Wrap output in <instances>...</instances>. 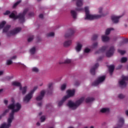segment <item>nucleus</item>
<instances>
[{"label": "nucleus", "instance_id": "f257e3e1", "mask_svg": "<svg viewBox=\"0 0 128 128\" xmlns=\"http://www.w3.org/2000/svg\"><path fill=\"white\" fill-rule=\"evenodd\" d=\"M8 108V110H12V112L10 114L9 118L12 116V118H14V113L18 112L22 108V104L19 102L16 103V104H14V103H12L10 104Z\"/></svg>", "mask_w": 128, "mask_h": 128}, {"label": "nucleus", "instance_id": "f03ea898", "mask_svg": "<svg viewBox=\"0 0 128 128\" xmlns=\"http://www.w3.org/2000/svg\"><path fill=\"white\" fill-rule=\"evenodd\" d=\"M10 28V25H6L3 29L2 32H6V35L8 36H14V34H18L20 30H22L21 28H16L14 30L8 32V30Z\"/></svg>", "mask_w": 128, "mask_h": 128}, {"label": "nucleus", "instance_id": "7ed1b4c3", "mask_svg": "<svg viewBox=\"0 0 128 128\" xmlns=\"http://www.w3.org/2000/svg\"><path fill=\"white\" fill-rule=\"evenodd\" d=\"M84 100V97H82L78 100H76L75 103L72 100H69L67 104V106H68L69 108L76 110L78 107L82 104Z\"/></svg>", "mask_w": 128, "mask_h": 128}, {"label": "nucleus", "instance_id": "20e7f679", "mask_svg": "<svg viewBox=\"0 0 128 128\" xmlns=\"http://www.w3.org/2000/svg\"><path fill=\"white\" fill-rule=\"evenodd\" d=\"M85 12L86 18H84V20H98V18H100L102 16H104V15H92L90 14V10H88V7L86 6L84 8Z\"/></svg>", "mask_w": 128, "mask_h": 128}, {"label": "nucleus", "instance_id": "39448f33", "mask_svg": "<svg viewBox=\"0 0 128 128\" xmlns=\"http://www.w3.org/2000/svg\"><path fill=\"white\" fill-rule=\"evenodd\" d=\"M12 120H14L12 116L9 117L8 119V124H6V122L3 123L2 124L0 128H10V126H12Z\"/></svg>", "mask_w": 128, "mask_h": 128}, {"label": "nucleus", "instance_id": "423d86ee", "mask_svg": "<svg viewBox=\"0 0 128 128\" xmlns=\"http://www.w3.org/2000/svg\"><path fill=\"white\" fill-rule=\"evenodd\" d=\"M125 80H128V76H122V80L119 82V84L122 88L126 86V83Z\"/></svg>", "mask_w": 128, "mask_h": 128}, {"label": "nucleus", "instance_id": "0eeeda50", "mask_svg": "<svg viewBox=\"0 0 128 128\" xmlns=\"http://www.w3.org/2000/svg\"><path fill=\"white\" fill-rule=\"evenodd\" d=\"M106 80V76H104L101 77H100L98 78V80L95 82H94L92 84V86H98L100 82H102L104 80Z\"/></svg>", "mask_w": 128, "mask_h": 128}, {"label": "nucleus", "instance_id": "6e6552de", "mask_svg": "<svg viewBox=\"0 0 128 128\" xmlns=\"http://www.w3.org/2000/svg\"><path fill=\"white\" fill-rule=\"evenodd\" d=\"M114 50H116V49H114V46L110 47L109 50L106 52V56H107V58H110V56H114Z\"/></svg>", "mask_w": 128, "mask_h": 128}, {"label": "nucleus", "instance_id": "1a4fd4ad", "mask_svg": "<svg viewBox=\"0 0 128 128\" xmlns=\"http://www.w3.org/2000/svg\"><path fill=\"white\" fill-rule=\"evenodd\" d=\"M76 92V90H67V95L64 96V98L68 100L70 98H72L74 96V94Z\"/></svg>", "mask_w": 128, "mask_h": 128}, {"label": "nucleus", "instance_id": "9d476101", "mask_svg": "<svg viewBox=\"0 0 128 128\" xmlns=\"http://www.w3.org/2000/svg\"><path fill=\"white\" fill-rule=\"evenodd\" d=\"M74 30L72 29H70L68 30V32L65 34L66 38H70L74 36Z\"/></svg>", "mask_w": 128, "mask_h": 128}, {"label": "nucleus", "instance_id": "9b49d317", "mask_svg": "<svg viewBox=\"0 0 128 128\" xmlns=\"http://www.w3.org/2000/svg\"><path fill=\"white\" fill-rule=\"evenodd\" d=\"M32 93L29 92L28 94H27L23 98V100L24 102H28L30 100H32Z\"/></svg>", "mask_w": 128, "mask_h": 128}, {"label": "nucleus", "instance_id": "f8f14e48", "mask_svg": "<svg viewBox=\"0 0 128 128\" xmlns=\"http://www.w3.org/2000/svg\"><path fill=\"white\" fill-rule=\"evenodd\" d=\"M18 18L19 20L20 24H24L26 22L24 16L20 13L17 16V20Z\"/></svg>", "mask_w": 128, "mask_h": 128}, {"label": "nucleus", "instance_id": "ddd939ff", "mask_svg": "<svg viewBox=\"0 0 128 128\" xmlns=\"http://www.w3.org/2000/svg\"><path fill=\"white\" fill-rule=\"evenodd\" d=\"M98 63H96L94 66L90 70V72L92 76L96 74V70L98 68Z\"/></svg>", "mask_w": 128, "mask_h": 128}, {"label": "nucleus", "instance_id": "4468645a", "mask_svg": "<svg viewBox=\"0 0 128 128\" xmlns=\"http://www.w3.org/2000/svg\"><path fill=\"white\" fill-rule=\"evenodd\" d=\"M108 48V46H102V48H100L98 50L96 51L95 54H100V52H104Z\"/></svg>", "mask_w": 128, "mask_h": 128}, {"label": "nucleus", "instance_id": "2eb2a0df", "mask_svg": "<svg viewBox=\"0 0 128 128\" xmlns=\"http://www.w3.org/2000/svg\"><path fill=\"white\" fill-rule=\"evenodd\" d=\"M120 18H122V16H112L111 18H112V22L114 24H118V20H120Z\"/></svg>", "mask_w": 128, "mask_h": 128}, {"label": "nucleus", "instance_id": "dca6fc26", "mask_svg": "<svg viewBox=\"0 0 128 128\" xmlns=\"http://www.w3.org/2000/svg\"><path fill=\"white\" fill-rule=\"evenodd\" d=\"M20 90H21L22 94L24 96V94H26V91L28 90V86H25L24 87L21 86L20 88Z\"/></svg>", "mask_w": 128, "mask_h": 128}, {"label": "nucleus", "instance_id": "f3484780", "mask_svg": "<svg viewBox=\"0 0 128 128\" xmlns=\"http://www.w3.org/2000/svg\"><path fill=\"white\" fill-rule=\"evenodd\" d=\"M72 40H66L64 42V48H68L70 46H72Z\"/></svg>", "mask_w": 128, "mask_h": 128}, {"label": "nucleus", "instance_id": "a211bd4d", "mask_svg": "<svg viewBox=\"0 0 128 128\" xmlns=\"http://www.w3.org/2000/svg\"><path fill=\"white\" fill-rule=\"evenodd\" d=\"M124 124V120L122 118H120L119 119L118 128H122V126Z\"/></svg>", "mask_w": 128, "mask_h": 128}, {"label": "nucleus", "instance_id": "6ab92c4d", "mask_svg": "<svg viewBox=\"0 0 128 128\" xmlns=\"http://www.w3.org/2000/svg\"><path fill=\"white\" fill-rule=\"evenodd\" d=\"M12 84L14 86H18L19 88H20V86H22V84H20V82H18L16 81L12 82Z\"/></svg>", "mask_w": 128, "mask_h": 128}, {"label": "nucleus", "instance_id": "aec40b11", "mask_svg": "<svg viewBox=\"0 0 128 128\" xmlns=\"http://www.w3.org/2000/svg\"><path fill=\"white\" fill-rule=\"evenodd\" d=\"M82 44H80V42L77 44V46L76 47V52H80L82 50Z\"/></svg>", "mask_w": 128, "mask_h": 128}, {"label": "nucleus", "instance_id": "412c9836", "mask_svg": "<svg viewBox=\"0 0 128 128\" xmlns=\"http://www.w3.org/2000/svg\"><path fill=\"white\" fill-rule=\"evenodd\" d=\"M108 70L109 72H110V74H112V72H114V66L111 65L108 66Z\"/></svg>", "mask_w": 128, "mask_h": 128}, {"label": "nucleus", "instance_id": "4be33fe9", "mask_svg": "<svg viewBox=\"0 0 128 128\" xmlns=\"http://www.w3.org/2000/svg\"><path fill=\"white\" fill-rule=\"evenodd\" d=\"M17 17L18 16H16V14L14 13V12H12L11 14L9 16V18H13V20H18Z\"/></svg>", "mask_w": 128, "mask_h": 128}, {"label": "nucleus", "instance_id": "5701e85b", "mask_svg": "<svg viewBox=\"0 0 128 128\" xmlns=\"http://www.w3.org/2000/svg\"><path fill=\"white\" fill-rule=\"evenodd\" d=\"M52 83H50L48 86V88L50 90V91H48V94H52Z\"/></svg>", "mask_w": 128, "mask_h": 128}, {"label": "nucleus", "instance_id": "b1692460", "mask_svg": "<svg viewBox=\"0 0 128 128\" xmlns=\"http://www.w3.org/2000/svg\"><path fill=\"white\" fill-rule=\"evenodd\" d=\"M102 41H103L104 42H108V40H110V37L106 36H102Z\"/></svg>", "mask_w": 128, "mask_h": 128}, {"label": "nucleus", "instance_id": "393cba45", "mask_svg": "<svg viewBox=\"0 0 128 128\" xmlns=\"http://www.w3.org/2000/svg\"><path fill=\"white\" fill-rule=\"evenodd\" d=\"M100 112H102V114H104L106 112H110V108H102L100 110Z\"/></svg>", "mask_w": 128, "mask_h": 128}, {"label": "nucleus", "instance_id": "a878e982", "mask_svg": "<svg viewBox=\"0 0 128 128\" xmlns=\"http://www.w3.org/2000/svg\"><path fill=\"white\" fill-rule=\"evenodd\" d=\"M94 98L88 97L86 99V102L87 104L88 102H94Z\"/></svg>", "mask_w": 128, "mask_h": 128}, {"label": "nucleus", "instance_id": "bb28decb", "mask_svg": "<svg viewBox=\"0 0 128 128\" xmlns=\"http://www.w3.org/2000/svg\"><path fill=\"white\" fill-rule=\"evenodd\" d=\"M66 98H64V96L62 98V100L58 102V106H62V104H64V102H66Z\"/></svg>", "mask_w": 128, "mask_h": 128}, {"label": "nucleus", "instance_id": "cd10ccee", "mask_svg": "<svg viewBox=\"0 0 128 128\" xmlns=\"http://www.w3.org/2000/svg\"><path fill=\"white\" fill-rule=\"evenodd\" d=\"M70 14L73 18H76V11L72 10L70 11Z\"/></svg>", "mask_w": 128, "mask_h": 128}, {"label": "nucleus", "instance_id": "c85d7f7f", "mask_svg": "<svg viewBox=\"0 0 128 128\" xmlns=\"http://www.w3.org/2000/svg\"><path fill=\"white\" fill-rule=\"evenodd\" d=\"M77 6L80 7L82 6V0H78L76 2Z\"/></svg>", "mask_w": 128, "mask_h": 128}, {"label": "nucleus", "instance_id": "c756f323", "mask_svg": "<svg viewBox=\"0 0 128 128\" xmlns=\"http://www.w3.org/2000/svg\"><path fill=\"white\" fill-rule=\"evenodd\" d=\"M72 62V60L70 59H66L64 62H60V64H70Z\"/></svg>", "mask_w": 128, "mask_h": 128}, {"label": "nucleus", "instance_id": "7c9ffc66", "mask_svg": "<svg viewBox=\"0 0 128 128\" xmlns=\"http://www.w3.org/2000/svg\"><path fill=\"white\" fill-rule=\"evenodd\" d=\"M111 30H114V28H108L106 30V36H108V34H110V32Z\"/></svg>", "mask_w": 128, "mask_h": 128}, {"label": "nucleus", "instance_id": "2f4dec72", "mask_svg": "<svg viewBox=\"0 0 128 128\" xmlns=\"http://www.w3.org/2000/svg\"><path fill=\"white\" fill-rule=\"evenodd\" d=\"M20 2H22V0H19L15 2L12 6L13 8H16V6H18L20 4Z\"/></svg>", "mask_w": 128, "mask_h": 128}, {"label": "nucleus", "instance_id": "473e14b6", "mask_svg": "<svg viewBox=\"0 0 128 128\" xmlns=\"http://www.w3.org/2000/svg\"><path fill=\"white\" fill-rule=\"evenodd\" d=\"M98 34H94L92 36V40H98Z\"/></svg>", "mask_w": 128, "mask_h": 128}, {"label": "nucleus", "instance_id": "72a5a7b5", "mask_svg": "<svg viewBox=\"0 0 128 128\" xmlns=\"http://www.w3.org/2000/svg\"><path fill=\"white\" fill-rule=\"evenodd\" d=\"M31 54H36V48L33 47L30 50Z\"/></svg>", "mask_w": 128, "mask_h": 128}, {"label": "nucleus", "instance_id": "f704fd0d", "mask_svg": "<svg viewBox=\"0 0 128 128\" xmlns=\"http://www.w3.org/2000/svg\"><path fill=\"white\" fill-rule=\"evenodd\" d=\"M6 24V21H2L0 24V29L3 28L4 26V25Z\"/></svg>", "mask_w": 128, "mask_h": 128}, {"label": "nucleus", "instance_id": "c9c22d12", "mask_svg": "<svg viewBox=\"0 0 128 128\" xmlns=\"http://www.w3.org/2000/svg\"><path fill=\"white\" fill-rule=\"evenodd\" d=\"M128 61V58H126V57H122L121 58V60L120 62L122 64H124V62H126Z\"/></svg>", "mask_w": 128, "mask_h": 128}, {"label": "nucleus", "instance_id": "e433bc0d", "mask_svg": "<svg viewBox=\"0 0 128 128\" xmlns=\"http://www.w3.org/2000/svg\"><path fill=\"white\" fill-rule=\"evenodd\" d=\"M28 12V8H26L24 10L22 13L21 14H22L23 16H26V13Z\"/></svg>", "mask_w": 128, "mask_h": 128}, {"label": "nucleus", "instance_id": "4c0bfd02", "mask_svg": "<svg viewBox=\"0 0 128 128\" xmlns=\"http://www.w3.org/2000/svg\"><path fill=\"white\" fill-rule=\"evenodd\" d=\"M42 98H44V97L40 95L36 98V100L40 102V100H42Z\"/></svg>", "mask_w": 128, "mask_h": 128}, {"label": "nucleus", "instance_id": "58836bf2", "mask_svg": "<svg viewBox=\"0 0 128 128\" xmlns=\"http://www.w3.org/2000/svg\"><path fill=\"white\" fill-rule=\"evenodd\" d=\"M118 52L120 54H122V56H124V54H126V51L125 50H120V49H118Z\"/></svg>", "mask_w": 128, "mask_h": 128}, {"label": "nucleus", "instance_id": "ea45409f", "mask_svg": "<svg viewBox=\"0 0 128 128\" xmlns=\"http://www.w3.org/2000/svg\"><path fill=\"white\" fill-rule=\"evenodd\" d=\"M38 86H34L33 90H31L30 92L34 94V91L38 90Z\"/></svg>", "mask_w": 128, "mask_h": 128}, {"label": "nucleus", "instance_id": "a19ab883", "mask_svg": "<svg viewBox=\"0 0 128 128\" xmlns=\"http://www.w3.org/2000/svg\"><path fill=\"white\" fill-rule=\"evenodd\" d=\"M32 71L34 72H38V68L36 67H34L32 68Z\"/></svg>", "mask_w": 128, "mask_h": 128}, {"label": "nucleus", "instance_id": "79ce46f5", "mask_svg": "<svg viewBox=\"0 0 128 128\" xmlns=\"http://www.w3.org/2000/svg\"><path fill=\"white\" fill-rule=\"evenodd\" d=\"M12 61L10 60H7L6 61V64L7 66H10V64H12Z\"/></svg>", "mask_w": 128, "mask_h": 128}, {"label": "nucleus", "instance_id": "37998d69", "mask_svg": "<svg viewBox=\"0 0 128 128\" xmlns=\"http://www.w3.org/2000/svg\"><path fill=\"white\" fill-rule=\"evenodd\" d=\"M10 112V109H6L5 110V111L3 112L2 114V116H4L7 114V112Z\"/></svg>", "mask_w": 128, "mask_h": 128}, {"label": "nucleus", "instance_id": "c03bdc74", "mask_svg": "<svg viewBox=\"0 0 128 128\" xmlns=\"http://www.w3.org/2000/svg\"><path fill=\"white\" fill-rule=\"evenodd\" d=\"M98 42H96L94 43L92 45V48H96L98 46Z\"/></svg>", "mask_w": 128, "mask_h": 128}, {"label": "nucleus", "instance_id": "a18cd8bd", "mask_svg": "<svg viewBox=\"0 0 128 128\" xmlns=\"http://www.w3.org/2000/svg\"><path fill=\"white\" fill-rule=\"evenodd\" d=\"M47 36H54V32H50V33L47 34Z\"/></svg>", "mask_w": 128, "mask_h": 128}, {"label": "nucleus", "instance_id": "49530a36", "mask_svg": "<svg viewBox=\"0 0 128 128\" xmlns=\"http://www.w3.org/2000/svg\"><path fill=\"white\" fill-rule=\"evenodd\" d=\"M125 97H126V96H124V95L122 94H119L118 96V98L120 99L124 98Z\"/></svg>", "mask_w": 128, "mask_h": 128}, {"label": "nucleus", "instance_id": "de8ad7c7", "mask_svg": "<svg viewBox=\"0 0 128 128\" xmlns=\"http://www.w3.org/2000/svg\"><path fill=\"white\" fill-rule=\"evenodd\" d=\"M66 84H63L62 86H61V90H66Z\"/></svg>", "mask_w": 128, "mask_h": 128}, {"label": "nucleus", "instance_id": "09e8293b", "mask_svg": "<svg viewBox=\"0 0 128 128\" xmlns=\"http://www.w3.org/2000/svg\"><path fill=\"white\" fill-rule=\"evenodd\" d=\"M40 120H41V122H44L46 120V117L44 116H42L40 118Z\"/></svg>", "mask_w": 128, "mask_h": 128}, {"label": "nucleus", "instance_id": "8fccbe9b", "mask_svg": "<svg viewBox=\"0 0 128 128\" xmlns=\"http://www.w3.org/2000/svg\"><path fill=\"white\" fill-rule=\"evenodd\" d=\"M40 95L41 96H42L44 98V94H46V92L44 91V90H42L40 92Z\"/></svg>", "mask_w": 128, "mask_h": 128}, {"label": "nucleus", "instance_id": "3c124183", "mask_svg": "<svg viewBox=\"0 0 128 128\" xmlns=\"http://www.w3.org/2000/svg\"><path fill=\"white\" fill-rule=\"evenodd\" d=\"M34 40V36H32L28 38V42H32V40Z\"/></svg>", "mask_w": 128, "mask_h": 128}, {"label": "nucleus", "instance_id": "603ef678", "mask_svg": "<svg viewBox=\"0 0 128 128\" xmlns=\"http://www.w3.org/2000/svg\"><path fill=\"white\" fill-rule=\"evenodd\" d=\"M90 52V49L88 48H86L84 50V52H86V54H88V52Z\"/></svg>", "mask_w": 128, "mask_h": 128}, {"label": "nucleus", "instance_id": "864d4df0", "mask_svg": "<svg viewBox=\"0 0 128 128\" xmlns=\"http://www.w3.org/2000/svg\"><path fill=\"white\" fill-rule=\"evenodd\" d=\"M10 14V10H6V12L4 13V16H8V14Z\"/></svg>", "mask_w": 128, "mask_h": 128}, {"label": "nucleus", "instance_id": "5fc2aeb1", "mask_svg": "<svg viewBox=\"0 0 128 128\" xmlns=\"http://www.w3.org/2000/svg\"><path fill=\"white\" fill-rule=\"evenodd\" d=\"M75 10L76 12H82V8H76Z\"/></svg>", "mask_w": 128, "mask_h": 128}, {"label": "nucleus", "instance_id": "6e6d98bb", "mask_svg": "<svg viewBox=\"0 0 128 128\" xmlns=\"http://www.w3.org/2000/svg\"><path fill=\"white\" fill-rule=\"evenodd\" d=\"M102 12V8L100 7L99 8V14Z\"/></svg>", "mask_w": 128, "mask_h": 128}, {"label": "nucleus", "instance_id": "4d7b16f0", "mask_svg": "<svg viewBox=\"0 0 128 128\" xmlns=\"http://www.w3.org/2000/svg\"><path fill=\"white\" fill-rule=\"evenodd\" d=\"M123 42H124V44H126L128 42V38H125L124 41Z\"/></svg>", "mask_w": 128, "mask_h": 128}, {"label": "nucleus", "instance_id": "13d9d810", "mask_svg": "<svg viewBox=\"0 0 128 128\" xmlns=\"http://www.w3.org/2000/svg\"><path fill=\"white\" fill-rule=\"evenodd\" d=\"M34 14L33 12H30L28 14L29 16H34Z\"/></svg>", "mask_w": 128, "mask_h": 128}, {"label": "nucleus", "instance_id": "bf43d9fd", "mask_svg": "<svg viewBox=\"0 0 128 128\" xmlns=\"http://www.w3.org/2000/svg\"><path fill=\"white\" fill-rule=\"evenodd\" d=\"M102 60V57L100 56L99 57V58L97 60L98 62H100V60Z\"/></svg>", "mask_w": 128, "mask_h": 128}, {"label": "nucleus", "instance_id": "052dcab7", "mask_svg": "<svg viewBox=\"0 0 128 128\" xmlns=\"http://www.w3.org/2000/svg\"><path fill=\"white\" fill-rule=\"evenodd\" d=\"M39 18H44V14H40L39 15Z\"/></svg>", "mask_w": 128, "mask_h": 128}, {"label": "nucleus", "instance_id": "680f3d73", "mask_svg": "<svg viewBox=\"0 0 128 128\" xmlns=\"http://www.w3.org/2000/svg\"><path fill=\"white\" fill-rule=\"evenodd\" d=\"M8 100H4V104H6V106L8 104Z\"/></svg>", "mask_w": 128, "mask_h": 128}, {"label": "nucleus", "instance_id": "e2e57ef3", "mask_svg": "<svg viewBox=\"0 0 128 128\" xmlns=\"http://www.w3.org/2000/svg\"><path fill=\"white\" fill-rule=\"evenodd\" d=\"M75 86H80V82H76L75 84H74Z\"/></svg>", "mask_w": 128, "mask_h": 128}, {"label": "nucleus", "instance_id": "0e129e2a", "mask_svg": "<svg viewBox=\"0 0 128 128\" xmlns=\"http://www.w3.org/2000/svg\"><path fill=\"white\" fill-rule=\"evenodd\" d=\"M42 102H38V106H42Z\"/></svg>", "mask_w": 128, "mask_h": 128}, {"label": "nucleus", "instance_id": "69168bd1", "mask_svg": "<svg viewBox=\"0 0 128 128\" xmlns=\"http://www.w3.org/2000/svg\"><path fill=\"white\" fill-rule=\"evenodd\" d=\"M4 74V71H0V76H2Z\"/></svg>", "mask_w": 128, "mask_h": 128}, {"label": "nucleus", "instance_id": "338daca9", "mask_svg": "<svg viewBox=\"0 0 128 128\" xmlns=\"http://www.w3.org/2000/svg\"><path fill=\"white\" fill-rule=\"evenodd\" d=\"M50 106V104H48L46 106V108H48V107Z\"/></svg>", "mask_w": 128, "mask_h": 128}, {"label": "nucleus", "instance_id": "774afa93", "mask_svg": "<svg viewBox=\"0 0 128 128\" xmlns=\"http://www.w3.org/2000/svg\"><path fill=\"white\" fill-rule=\"evenodd\" d=\"M126 114L128 116V110L126 111Z\"/></svg>", "mask_w": 128, "mask_h": 128}]
</instances>
